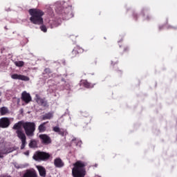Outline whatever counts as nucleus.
Wrapping results in <instances>:
<instances>
[{
	"label": "nucleus",
	"instance_id": "6ab92c4d",
	"mask_svg": "<svg viewBox=\"0 0 177 177\" xmlns=\"http://www.w3.org/2000/svg\"><path fill=\"white\" fill-rule=\"evenodd\" d=\"M53 131L54 132H57L59 135H64V132L62 131V130L60 129V128H59V127H53Z\"/></svg>",
	"mask_w": 177,
	"mask_h": 177
},
{
	"label": "nucleus",
	"instance_id": "aec40b11",
	"mask_svg": "<svg viewBox=\"0 0 177 177\" xmlns=\"http://www.w3.org/2000/svg\"><path fill=\"white\" fill-rule=\"evenodd\" d=\"M14 64H15V66L17 67H23V66H24V62H23V61H15L14 62Z\"/></svg>",
	"mask_w": 177,
	"mask_h": 177
},
{
	"label": "nucleus",
	"instance_id": "5701e85b",
	"mask_svg": "<svg viewBox=\"0 0 177 177\" xmlns=\"http://www.w3.org/2000/svg\"><path fill=\"white\" fill-rule=\"evenodd\" d=\"M40 28H41V31H43V32H46V31H47L46 26H42L40 27Z\"/></svg>",
	"mask_w": 177,
	"mask_h": 177
},
{
	"label": "nucleus",
	"instance_id": "0eeeda50",
	"mask_svg": "<svg viewBox=\"0 0 177 177\" xmlns=\"http://www.w3.org/2000/svg\"><path fill=\"white\" fill-rule=\"evenodd\" d=\"M21 99L25 102V103H30L31 102L32 98L30 93H27V91H24L21 94Z\"/></svg>",
	"mask_w": 177,
	"mask_h": 177
},
{
	"label": "nucleus",
	"instance_id": "9d476101",
	"mask_svg": "<svg viewBox=\"0 0 177 177\" xmlns=\"http://www.w3.org/2000/svg\"><path fill=\"white\" fill-rule=\"evenodd\" d=\"M13 151V149L12 148H6L0 150V158H3L6 154H9V153H12Z\"/></svg>",
	"mask_w": 177,
	"mask_h": 177
},
{
	"label": "nucleus",
	"instance_id": "6e6552de",
	"mask_svg": "<svg viewBox=\"0 0 177 177\" xmlns=\"http://www.w3.org/2000/svg\"><path fill=\"white\" fill-rule=\"evenodd\" d=\"M10 125V121L8 118H3L0 120V127L1 128H8Z\"/></svg>",
	"mask_w": 177,
	"mask_h": 177
},
{
	"label": "nucleus",
	"instance_id": "412c9836",
	"mask_svg": "<svg viewBox=\"0 0 177 177\" xmlns=\"http://www.w3.org/2000/svg\"><path fill=\"white\" fill-rule=\"evenodd\" d=\"M53 117V114L52 113H47L46 115H44V116L43 117L44 120H50V118H52Z\"/></svg>",
	"mask_w": 177,
	"mask_h": 177
},
{
	"label": "nucleus",
	"instance_id": "2eb2a0df",
	"mask_svg": "<svg viewBox=\"0 0 177 177\" xmlns=\"http://www.w3.org/2000/svg\"><path fill=\"white\" fill-rule=\"evenodd\" d=\"M24 177H37L35 172L28 170L24 175Z\"/></svg>",
	"mask_w": 177,
	"mask_h": 177
},
{
	"label": "nucleus",
	"instance_id": "39448f33",
	"mask_svg": "<svg viewBox=\"0 0 177 177\" xmlns=\"http://www.w3.org/2000/svg\"><path fill=\"white\" fill-rule=\"evenodd\" d=\"M50 156L49 153H46L45 152H36L35 155L33 156V158L36 161H41L44 160H48Z\"/></svg>",
	"mask_w": 177,
	"mask_h": 177
},
{
	"label": "nucleus",
	"instance_id": "ddd939ff",
	"mask_svg": "<svg viewBox=\"0 0 177 177\" xmlns=\"http://www.w3.org/2000/svg\"><path fill=\"white\" fill-rule=\"evenodd\" d=\"M37 170L39 171V174L40 176L45 177L46 176V170L42 166L37 165L36 166Z\"/></svg>",
	"mask_w": 177,
	"mask_h": 177
},
{
	"label": "nucleus",
	"instance_id": "423d86ee",
	"mask_svg": "<svg viewBox=\"0 0 177 177\" xmlns=\"http://www.w3.org/2000/svg\"><path fill=\"white\" fill-rule=\"evenodd\" d=\"M11 78L12 80H19L20 81H25V82L30 81V77L24 75L12 74L11 75Z\"/></svg>",
	"mask_w": 177,
	"mask_h": 177
},
{
	"label": "nucleus",
	"instance_id": "f3484780",
	"mask_svg": "<svg viewBox=\"0 0 177 177\" xmlns=\"http://www.w3.org/2000/svg\"><path fill=\"white\" fill-rule=\"evenodd\" d=\"M46 124V122H44L39 126L38 129L39 132H45L46 131V127H45Z\"/></svg>",
	"mask_w": 177,
	"mask_h": 177
},
{
	"label": "nucleus",
	"instance_id": "7ed1b4c3",
	"mask_svg": "<svg viewBox=\"0 0 177 177\" xmlns=\"http://www.w3.org/2000/svg\"><path fill=\"white\" fill-rule=\"evenodd\" d=\"M24 129L27 136H34L35 131V123L26 122L24 124Z\"/></svg>",
	"mask_w": 177,
	"mask_h": 177
},
{
	"label": "nucleus",
	"instance_id": "9b49d317",
	"mask_svg": "<svg viewBox=\"0 0 177 177\" xmlns=\"http://www.w3.org/2000/svg\"><path fill=\"white\" fill-rule=\"evenodd\" d=\"M36 102L38 103V104H40L41 106H43L44 107H46L47 106L46 101L42 98H40L39 95L38 94L36 95Z\"/></svg>",
	"mask_w": 177,
	"mask_h": 177
},
{
	"label": "nucleus",
	"instance_id": "393cba45",
	"mask_svg": "<svg viewBox=\"0 0 177 177\" xmlns=\"http://www.w3.org/2000/svg\"><path fill=\"white\" fill-rule=\"evenodd\" d=\"M0 96H1V93H0Z\"/></svg>",
	"mask_w": 177,
	"mask_h": 177
},
{
	"label": "nucleus",
	"instance_id": "1a4fd4ad",
	"mask_svg": "<svg viewBox=\"0 0 177 177\" xmlns=\"http://www.w3.org/2000/svg\"><path fill=\"white\" fill-rule=\"evenodd\" d=\"M39 138L42 140V143L45 145H49L50 143V138L46 134H41L39 136Z\"/></svg>",
	"mask_w": 177,
	"mask_h": 177
},
{
	"label": "nucleus",
	"instance_id": "a211bd4d",
	"mask_svg": "<svg viewBox=\"0 0 177 177\" xmlns=\"http://www.w3.org/2000/svg\"><path fill=\"white\" fill-rule=\"evenodd\" d=\"M0 113L1 115H5V114H8V113H9V111L8 110V108L3 106L1 108Z\"/></svg>",
	"mask_w": 177,
	"mask_h": 177
},
{
	"label": "nucleus",
	"instance_id": "f8f14e48",
	"mask_svg": "<svg viewBox=\"0 0 177 177\" xmlns=\"http://www.w3.org/2000/svg\"><path fill=\"white\" fill-rule=\"evenodd\" d=\"M54 165L57 168H62V167L64 166V163L62 160V159L57 158L54 160Z\"/></svg>",
	"mask_w": 177,
	"mask_h": 177
},
{
	"label": "nucleus",
	"instance_id": "20e7f679",
	"mask_svg": "<svg viewBox=\"0 0 177 177\" xmlns=\"http://www.w3.org/2000/svg\"><path fill=\"white\" fill-rule=\"evenodd\" d=\"M17 136L20 139L21 142V149L23 150L24 147H26V145H27V142L26 141V134L24 133V131L23 130H17L16 131Z\"/></svg>",
	"mask_w": 177,
	"mask_h": 177
},
{
	"label": "nucleus",
	"instance_id": "a878e982",
	"mask_svg": "<svg viewBox=\"0 0 177 177\" xmlns=\"http://www.w3.org/2000/svg\"><path fill=\"white\" fill-rule=\"evenodd\" d=\"M0 103H1V100H0Z\"/></svg>",
	"mask_w": 177,
	"mask_h": 177
},
{
	"label": "nucleus",
	"instance_id": "f257e3e1",
	"mask_svg": "<svg viewBox=\"0 0 177 177\" xmlns=\"http://www.w3.org/2000/svg\"><path fill=\"white\" fill-rule=\"evenodd\" d=\"M29 13L30 15V20L33 24H42L44 23V19L42 16H44V12L39 9L32 8L29 10Z\"/></svg>",
	"mask_w": 177,
	"mask_h": 177
},
{
	"label": "nucleus",
	"instance_id": "f03ea898",
	"mask_svg": "<svg viewBox=\"0 0 177 177\" xmlns=\"http://www.w3.org/2000/svg\"><path fill=\"white\" fill-rule=\"evenodd\" d=\"M86 174L85 163L81 161H77L74 164V167L72 169V175L73 177H84Z\"/></svg>",
	"mask_w": 177,
	"mask_h": 177
},
{
	"label": "nucleus",
	"instance_id": "4be33fe9",
	"mask_svg": "<svg viewBox=\"0 0 177 177\" xmlns=\"http://www.w3.org/2000/svg\"><path fill=\"white\" fill-rule=\"evenodd\" d=\"M29 147H31L32 149L37 147V141L35 140L30 141L29 144Z\"/></svg>",
	"mask_w": 177,
	"mask_h": 177
},
{
	"label": "nucleus",
	"instance_id": "dca6fc26",
	"mask_svg": "<svg viewBox=\"0 0 177 177\" xmlns=\"http://www.w3.org/2000/svg\"><path fill=\"white\" fill-rule=\"evenodd\" d=\"M81 84L84 85V86H85V88H93V85L91 84V83L88 82V81H86V80H82Z\"/></svg>",
	"mask_w": 177,
	"mask_h": 177
},
{
	"label": "nucleus",
	"instance_id": "4468645a",
	"mask_svg": "<svg viewBox=\"0 0 177 177\" xmlns=\"http://www.w3.org/2000/svg\"><path fill=\"white\" fill-rule=\"evenodd\" d=\"M24 124L25 122L20 121L14 124L13 129H16V131H22L21 128H24Z\"/></svg>",
	"mask_w": 177,
	"mask_h": 177
},
{
	"label": "nucleus",
	"instance_id": "b1692460",
	"mask_svg": "<svg viewBox=\"0 0 177 177\" xmlns=\"http://www.w3.org/2000/svg\"><path fill=\"white\" fill-rule=\"evenodd\" d=\"M25 156H28L30 154V152L27 151L26 152L24 153Z\"/></svg>",
	"mask_w": 177,
	"mask_h": 177
}]
</instances>
